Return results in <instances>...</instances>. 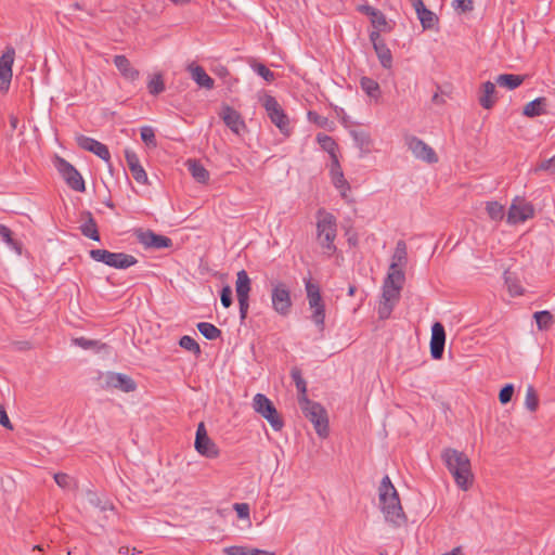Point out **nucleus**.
<instances>
[{"instance_id":"nucleus-1","label":"nucleus","mask_w":555,"mask_h":555,"mask_svg":"<svg viewBox=\"0 0 555 555\" xmlns=\"http://www.w3.org/2000/svg\"><path fill=\"white\" fill-rule=\"evenodd\" d=\"M378 498L386 521L400 527L406 521L399 493L388 475L384 476L378 487Z\"/></svg>"},{"instance_id":"nucleus-2","label":"nucleus","mask_w":555,"mask_h":555,"mask_svg":"<svg viewBox=\"0 0 555 555\" xmlns=\"http://www.w3.org/2000/svg\"><path fill=\"white\" fill-rule=\"evenodd\" d=\"M441 459L453 476L456 486L467 491L474 479L468 456L464 452L448 448L442 451Z\"/></svg>"},{"instance_id":"nucleus-3","label":"nucleus","mask_w":555,"mask_h":555,"mask_svg":"<svg viewBox=\"0 0 555 555\" xmlns=\"http://www.w3.org/2000/svg\"><path fill=\"white\" fill-rule=\"evenodd\" d=\"M317 235L322 248L328 256L336 251L334 241L336 238L337 223L333 214L320 208L317 212Z\"/></svg>"},{"instance_id":"nucleus-4","label":"nucleus","mask_w":555,"mask_h":555,"mask_svg":"<svg viewBox=\"0 0 555 555\" xmlns=\"http://www.w3.org/2000/svg\"><path fill=\"white\" fill-rule=\"evenodd\" d=\"M304 415L313 424L317 434L325 438L328 435V418L324 406L309 398L299 402Z\"/></svg>"},{"instance_id":"nucleus-5","label":"nucleus","mask_w":555,"mask_h":555,"mask_svg":"<svg viewBox=\"0 0 555 555\" xmlns=\"http://www.w3.org/2000/svg\"><path fill=\"white\" fill-rule=\"evenodd\" d=\"M99 383L102 389L118 390L121 392H133L137 389V383L129 375L117 372L100 373Z\"/></svg>"},{"instance_id":"nucleus-6","label":"nucleus","mask_w":555,"mask_h":555,"mask_svg":"<svg viewBox=\"0 0 555 555\" xmlns=\"http://www.w3.org/2000/svg\"><path fill=\"white\" fill-rule=\"evenodd\" d=\"M89 255L94 261L105 263L115 269H128L138 262V259L132 255L112 253L106 249H91Z\"/></svg>"},{"instance_id":"nucleus-7","label":"nucleus","mask_w":555,"mask_h":555,"mask_svg":"<svg viewBox=\"0 0 555 555\" xmlns=\"http://www.w3.org/2000/svg\"><path fill=\"white\" fill-rule=\"evenodd\" d=\"M272 309L281 317H287L293 307L289 287L282 281L271 282Z\"/></svg>"},{"instance_id":"nucleus-8","label":"nucleus","mask_w":555,"mask_h":555,"mask_svg":"<svg viewBox=\"0 0 555 555\" xmlns=\"http://www.w3.org/2000/svg\"><path fill=\"white\" fill-rule=\"evenodd\" d=\"M53 164L68 188L76 192L86 191V184L82 176L69 162L59 155H55Z\"/></svg>"},{"instance_id":"nucleus-9","label":"nucleus","mask_w":555,"mask_h":555,"mask_svg":"<svg viewBox=\"0 0 555 555\" xmlns=\"http://www.w3.org/2000/svg\"><path fill=\"white\" fill-rule=\"evenodd\" d=\"M254 410L266 418L274 430H281L284 422L273 402L263 393H257L253 399Z\"/></svg>"},{"instance_id":"nucleus-10","label":"nucleus","mask_w":555,"mask_h":555,"mask_svg":"<svg viewBox=\"0 0 555 555\" xmlns=\"http://www.w3.org/2000/svg\"><path fill=\"white\" fill-rule=\"evenodd\" d=\"M262 106L271 122L274 124L283 134H288L289 120L276 99L270 94H266L262 100Z\"/></svg>"},{"instance_id":"nucleus-11","label":"nucleus","mask_w":555,"mask_h":555,"mask_svg":"<svg viewBox=\"0 0 555 555\" xmlns=\"http://www.w3.org/2000/svg\"><path fill=\"white\" fill-rule=\"evenodd\" d=\"M534 217V207L525 198L515 197L508 208L506 221L509 224L525 222Z\"/></svg>"},{"instance_id":"nucleus-12","label":"nucleus","mask_w":555,"mask_h":555,"mask_svg":"<svg viewBox=\"0 0 555 555\" xmlns=\"http://www.w3.org/2000/svg\"><path fill=\"white\" fill-rule=\"evenodd\" d=\"M194 447L201 455L208 459H215L219 455V449L217 444L209 438L203 422L197 425Z\"/></svg>"},{"instance_id":"nucleus-13","label":"nucleus","mask_w":555,"mask_h":555,"mask_svg":"<svg viewBox=\"0 0 555 555\" xmlns=\"http://www.w3.org/2000/svg\"><path fill=\"white\" fill-rule=\"evenodd\" d=\"M406 145L412 154L423 162L428 164H436L438 162V155L431 146L425 143L417 137L411 135L405 139Z\"/></svg>"},{"instance_id":"nucleus-14","label":"nucleus","mask_w":555,"mask_h":555,"mask_svg":"<svg viewBox=\"0 0 555 555\" xmlns=\"http://www.w3.org/2000/svg\"><path fill=\"white\" fill-rule=\"evenodd\" d=\"M14 56V48L7 47L0 57V91L2 92H7L10 88Z\"/></svg>"},{"instance_id":"nucleus-15","label":"nucleus","mask_w":555,"mask_h":555,"mask_svg":"<svg viewBox=\"0 0 555 555\" xmlns=\"http://www.w3.org/2000/svg\"><path fill=\"white\" fill-rule=\"evenodd\" d=\"M76 143L81 150L93 153L94 155H96L106 163L109 162L111 153L108 151V147L105 144L99 142L98 140L83 134H78L76 137Z\"/></svg>"},{"instance_id":"nucleus-16","label":"nucleus","mask_w":555,"mask_h":555,"mask_svg":"<svg viewBox=\"0 0 555 555\" xmlns=\"http://www.w3.org/2000/svg\"><path fill=\"white\" fill-rule=\"evenodd\" d=\"M137 238L146 248L162 249L171 246V238L154 233L151 230H139Z\"/></svg>"},{"instance_id":"nucleus-17","label":"nucleus","mask_w":555,"mask_h":555,"mask_svg":"<svg viewBox=\"0 0 555 555\" xmlns=\"http://www.w3.org/2000/svg\"><path fill=\"white\" fill-rule=\"evenodd\" d=\"M446 345V331L440 322H435L431 326L430 356L435 360H440L443 356Z\"/></svg>"},{"instance_id":"nucleus-18","label":"nucleus","mask_w":555,"mask_h":555,"mask_svg":"<svg viewBox=\"0 0 555 555\" xmlns=\"http://www.w3.org/2000/svg\"><path fill=\"white\" fill-rule=\"evenodd\" d=\"M310 309H312L311 320L320 332L324 331L325 305L321 294L307 296Z\"/></svg>"},{"instance_id":"nucleus-19","label":"nucleus","mask_w":555,"mask_h":555,"mask_svg":"<svg viewBox=\"0 0 555 555\" xmlns=\"http://www.w3.org/2000/svg\"><path fill=\"white\" fill-rule=\"evenodd\" d=\"M220 117L225 126L236 134H240L241 130L246 128L245 121L241 114L229 105L222 106Z\"/></svg>"},{"instance_id":"nucleus-20","label":"nucleus","mask_w":555,"mask_h":555,"mask_svg":"<svg viewBox=\"0 0 555 555\" xmlns=\"http://www.w3.org/2000/svg\"><path fill=\"white\" fill-rule=\"evenodd\" d=\"M125 158L127 162V165L131 171V175L133 179L141 184H144L147 181V175L143 167L140 164V159L137 155V153L132 150L126 149L125 150Z\"/></svg>"},{"instance_id":"nucleus-21","label":"nucleus","mask_w":555,"mask_h":555,"mask_svg":"<svg viewBox=\"0 0 555 555\" xmlns=\"http://www.w3.org/2000/svg\"><path fill=\"white\" fill-rule=\"evenodd\" d=\"M330 173H331V179H332V183L334 184V186L336 189L340 190V195L343 197H346V193H347V191L350 190V185L344 177V172L341 170L338 158H335L334 160H332Z\"/></svg>"},{"instance_id":"nucleus-22","label":"nucleus","mask_w":555,"mask_h":555,"mask_svg":"<svg viewBox=\"0 0 555 555\" xmlns=\"http://www.w3.org/2000/svg\"><path fill=\"white\" fill-rule=\"evenodd\" d=\"M188 70L191 74V78L196 82L198 87L207 90L214 89V79L205 72L202 66L192 63L188 66Z\"/></svg>"},{"instance_id":"nucleus-23","label":"nucleus","mask_w":555,"mask_h":555,"mask_svg":"<svg viewBox=\"0 0 555 555\" xmlns=\"http://www.w3.org/2000/svg\"><path fill=\"white\" fill-rule=\"evenodd\" d=\"M113 63L125 79L130 81L139 79L140 72L131 65L125 55H115Z\"/></svg>"},{"instance_id":"nucleus-24","label":"nucleus","mask_w":555,"mask_h":555,"mask_svg":"<svg viewBox=\"0 0 555 555\" xmlns=\"http://www.w3.org/2000/svg\"><path fill=\"white\" fill-rule=\"evenodd\" d=\"M479 104L485 109H490L495 104L498 98H496V89L495 83L491 81H486L481 86V91L479 95Z\"/></svg>"},{"instance_id":"nucleus-25","label":"nucleus","mask_w":555,"mask_h":555,"mask_svg":"<svg viewBox=\"0 0 555 555\" xmlns=\"http://www.w3.org/2000/svg\"><path fill=\"white\" fill-rule=\"evenodd\" d=\"M185 166L196 182L207 183L209 181L210 175L199 160L188 159Z\"/></svg>"},{"instance_id":"nucleus-26","label":"nucleus","mask_w":555,"mask_h":555,"mask_svg":"<svg viewBox=\"0 0 555 555\" xmlns=\"http://www.w3.org/2000/svg\"><path fill=\"white\" fill-rule=\"evenodd\" d=\"M82 216L86 218L85 222L79 227L81 234L88 238L99 242L100 233L98 224L90 211H85Z\"/></svg>"},{"instance_id":"nucleus-27","label":"nucleus","mask_w":555,"mask_h":555,"mask_svg":"<svg viewBox=\"0 0 555 555\" xmlns=\"http://www.w3.org/2000/svg\"><path fill=\"white\" fill-rule=\"evenodd\" d=\"M350 135L352 137L354 144L362 153H370L372 150L373 141L369 132L364 130H350Z\"/></svg>"},{"instance_id":"nucleus-28","label":"nucleus","mask_w":555,"mask_h":555,"mask_svg":"<svg viewBox=\"0 0 555 555\" xmlns=\"http://www.w3.org/2000/svg\"><path fill=\"white\" fill-rule=\"evenodd\" d=\"M408 263V250L404 241L400 240L397 242L395 253L391 258L390 269L401 268L403 269Z\"/></svg>"},{"instance_id":"nucleus-29","label":"nucleus","mask_w":555,"mask_h":555,"mask_svg":"<svg viewBox=\"0 0 555 555\" xmlns=\"http://www.w3.org/2000/svg\"><path fill=\"white\" fill-rule=\"evenodd\" d=\"M251 289V280L248 276V273L242 269L236 274L235 282V292L236 297H249V293Z\"/></svg>"},{"instance_id":"nucleus-30","label":"nucleus","mask_w":555,"mask_h":555,"mask_svg":"<svg viewBox=\"0 0 555 555\" xmlns=\"http://www.w3.org/2000/svg\"><path fill=\"white\" fill-rule=\"evenodd\" d=\"M547 100L545 98H537L527 103L524 107L522 114L527 117H538L545 113Z\"/></svg>"},{"instance_id":"nucleus-31","label":"nucleus","mask_w":555,"mask_h":555,"mask_svg":"<svg viewBox=\"0 0 555 555\" xmlns=\"http://www.w3.org/2000/svg\"><path fill=\"white\" fill-rule=\"evenodd\" d=\"M524 76L514 74H501L495 78V83L508 90H514L524 81Z\"/></svg>"},{"instance_id":"nucleus-32","label":"nucleus","mask_w":555,"mask_h":555,"mask_svg":"<svg viewBox=\"0 0 555 555\" xmlns=\"http://www.w3.org/2000/svg\"><path fill=\"white\" fill-rule=\"evenodd\" d=\"M374 51L379 60L380 65L386 69L391 68L392 54L386 42L378 43L376 47H374Z\"/></svg>"},{"instance_id":"nucleus-33","label":"nucleus","mask_w":555,"mask_h":555,"mask_svg":"<svg viewBox=\"0 0 555 555\" xmlns=\"http://www.w3.org/2000/svg\"><path fill=\"white\" fill-rule=\"evenodd\" d=\"M198 332L208 340L221 338L222 332L216 325L209 322H199L196 325Z\"/></svg>"},{"instance_id":"nucleus-34","label":"nucleus","mask_w":555,"mask_h":555,"mask_svg":"<svg viewBox=\"0 0 555 555\" xmlns=\"http://www.w3.org/2000/svg\"><path fill=\"white\" fill-rule=\"evenodd\" d=\"M317 141L320 144V146L330 154L332 160L338 158L336 154L338 146L332 137L324 133H319L317 135Z\"/></svg>"},{"instance_id":"nucleus-35","label":"nucleus","mask_w":555,"mask_h":555,"mask_svg":"<svg viewBox=\"0 0 555 555\" xmlns=\"http://www.w3.org/2000/svg\"><path fill=\"white\" fill-rule=\"evenodd\" d=\"M291 377L294 380L297 391H298V402L302 401L304 398H308L307 397V383L301 375L300 369H298L297 366L293 367L291 371Z\"/></svg>"},{"instance_id":"nucleus-36","label":"nucleus","mask_w":555,"mask_h":555,"mask_svg":"<svg viewBox=\"0 0 555 555\" xmlns=\"http://www.w3.org/2000/svg\"><path fill=\"white\" fill-rule=\"evenodd\" d=\"M0 237L5 242L16 254H22V243L13 237V232L4 224H0Z\"/></svg>"},{"instance_id":"nucleus-37","label":"nucleus","mask_w":555,"mask_h":555,"mask_svg":"<svg viewBox=\"0 0 555 555\" xmlns=\"http://www.w3.org/2000/svg\"><path fill=\"white\" fill-rule=\"evenodd\" d=\"M362 90L373 99H378L380 95V88L376 80L370 77H362L360 80Z\"/></svg>"},{"instance_id":"nucleus-38","label":"nucleus","mask_w":555,"mask_h":555,"mask_svg":"<svg viewBox=\"0 0 555 555\" xmlns=\"http://www.w3.org/2000/svg\"><path fill=\"white\" fill-rule=\"evenodd\" d=\"M417 17L424 29H433L438 22L437 15L426 7L417 11Z\"/></svg>"},{"instance_id":"nucleus-39","label":"nucleus","mask_w":555,"mask_h":555,"mask_svg":"<svg viewBox=\"0 0 555 555\" xmlns=\"http://www.w3.org/2000/svg\"><path fill=\"white\" fill-rule=\"evenodd\" d=\"M533 318H534L537 326L540 331L548 330L554 323V317L547 310L534 312Z\"/></svg>"},{"instance_id":"nucleus-40","label":"nucleus","mask_w":555,"mask_h":555,"mask_svg":"<svg viewBox=\"0 0 555 555\" xmlns=\"http://www.w3.org/2000/svg\"><path fill=\"white\" fill-rule=\"evenodd\" d=\"M405 280L404 271L401 268H393L388 271V274L385 279L386 284H390L392 286H398L400 289H402L403 283Z\"/></svg>"},{"instance_id":"nucleus-41","label":"nucleus","mask_w":555,"mask_h":555,"mask_svg":"<svg viewBox=\"0 0 555 555\" xmlns=\"http://www.w3.org/2000/svg\"><path fill=\"white\" fill-rule=\"evenodd\" d=\"M179 346L192 352L195 357H198L202 353L198 343L189 335H184L179 339Z\"/></svg>"},{"instance_id":"nucleus-42","label":"nucleus","mask_w":555,"mask_h":555,"mask_svg":"<svg viewBox=\"0 0 555 555\" xmlns=\"http://www.w3.org/2000/svg\"><path fill=\"white\" fill-rule=\"evenodd\" d=\"M251 69L262 77L267 82H272L275 79V74L269 69L264 64L257 61L250 63Z\"/></svg>"},{"instance_id":"nucleus-43","label":"nucleus","mask_w":555,"mask_h":555,"mask_svg":"<svg viewBox=\"0 0 555 555\" xmlns=\"http://www.w3.org/2000/svg\"><path fill=\"white\" fill-rule=\"evenodd\" d=\"M525 405L530 412H535L539 406V397L532 385L527 387Z\"/></svg>"},{"instance_id":"nucleus-44","label":"nucleus","mask_w":555,"mask_h":555,"mask_svg":"<svg viewBox=\"0 0 555 555\" xmlns=\"http://www.w3.org/2000/svg\"><path fill=\"white\" fill-rule=\"evenodd\" d=\"M400 292L401 289L398 286H392L384 282L382 299L386 301L398 302L400 299Z\"/></svg>"},{"instance_id":"nucleus-45","label":"nucleus","mask_w":555,"mask_h":555,"mask_svg":"<svg viewBox=\"0 0 555 555\" xmlns=\"http://www.w3.org/2000/svg\"><path fill=\"white\" fill-rule=\"evenodd\" d=\"M147 89L152 95L162 93L165 90L163 76L160 74L153 75L147 83Z\"/></svg>"},{"instance_id":"nucleus-46","label":"nucleus","mask_w":555,"mask_h":555,"mask_svg":"<svg viewBox=\"0 0 555 555\" xmlns=\"http://www.w3.org/2000/svg\"><path fill=\"white\" fill-rule=\"evenodd\" d=\"M486 210L489 217L494 221H500L504 218V206L498 202H488Z\"/></svg>"},{"instance_id":"nucleus-47","label":"nucleus","mask_w":555,"mask_h":555,"mask_svg":"<svg viewBox=\"0 0 555 555\" xmlns=\"http://www.w3.org/2000/svg\"><path fill=\"white\" fill-rule=\"evenodd\" d=\"M371 22L375 29L383 31H389L391 29L389 23L386 20V16L379 10L376 12L375 16L371 17Z\"/></svg>"},{"instance_id":"nucleus-48","label":"nucleus","mask_w":555,"mask_h":555,"mask_svg":"<svg viewBox=\"0 0 555 555\" xmlns=\"http://www.w3.org/2000/svg\"><path fill=\"white\" fill-rule=\"evenodd\" d=\"M397 302L380 300L377 309L378 318L386 320L390 317Z\"/></svg>"},{"instance_id":"nucleus-49","label":"nucleus","mask_w":555,"mask_h":555,"mask_svg":"<svg viewBox=\"0 0 555 555\" xmlns=\"http://www.w3.org/2000/svg\"><path fill=\"white\" fill-rule=\"evenodd\" d=\"M141 139L147 146H156L155 132L152 127L145 126L141 128Z\"/></svg>"},{"instance_id":"nucleus-50","label":"nucleus","mask_w":555,"mask_h":555,"mask_svg":"<svg viewBox=\"0 0 555 555\" xmlns=\"http://www.w3.org/2000/svg\"><path fill=\"white\" fill-rule=\"evenodd\" d=\"M514 385L513 384H506L504 385L500 392H499V400L502 404H507L511 402L513 395H514Z\"/></svg>"},{"instance_id":"nucleus-51","label":"nucleus","mask_w":555,"mask_h":555,"mask_svg":"<svg viewBox=\"0 0 555 555\" xmlns=\"http://www.w3.org/2000/svg\"><path fill=\"white\" fill-rule=\"evenodd\" d=\"M220 300H221V305L224 308L231 307V305L233 302V298H232V288L230 285H225L222 287V289L220 292Z\"/></svg>"},{"instance_id":"nucleus-52","label":"nucleus","mask_w":555,"mask_h":555,"mask_svg":"<svg viewBox=\"0 0 555 555\" xmlns=\"http://www.w3.org/2000/svg\"><path fill=\"white\" fill-rule=\"evenodd\" d=\"M73 343H74V345H76L85 350L92 349L99 345L98 340L89 339L86 337H76L73 339Z\"/></svg>"},{"instance_id":"nucleus-53","label":"nucleus","mask_w":555,"mask_h":555,"mask_svg":"<svg viewBox=\"0 0 555 555\" xmlns=\"http://www.w3.org/2000/svg\"><path fill=\"white\" fill-rule=\"evenodd\" d=\"M227 555H249L250 547L241 546V545H232L228 546L223 550Z\"/></svg>"},{"instance_id":"nucleus-54","label":"nucleus","mask_w":555,"mask_h":555,"mask_svg":"<svg viewBox=\"0 0 555 555\" xmlns=\"http://www.w3.org/2000/svg\"><path fill=\"white\" fill-rule=\"evenodd\" d=\"M238 308H240V319L241 322L247 318L248 309H249V297H237Z\"/></svg>"},{"instance_id":"nucleus-55","label":"nucleus","mask_w":555,"mask_h":555,"mask_svg":"<svg viewBox=\"0 0 555 555\" xmlns=\"http://www.w3.org/2000/svg\"><path fill=\"white\" fill-rule=\"evenodd\" d=\"M453 7L462 12H470L474 10L473 0H453Z\"/></svg>"},{"instance_id":"nucleus-56","label":"nucleus","mask_w":555,"mask_h":555,"mask_svg":"<svg viewBox=\"0 0 555 555\" xmlns=\"http://www.w3.org/2000/svg\"><path fill=\"white\" fill-rule=\"evenodd\" d=\"M87 496H88L89 503L94 505L95 507H99L101 511H106L109 507L108 503L107 502L102 503V501L99 499V496L94 492H88Z\"/></svg>"},{"instance_id":"nucleus-57","label":"nucleus","mask_w":555,"mask_h":555,"mask_svg":"<svg viewBox=\"0 0 555 555\" xmlns=\"http://www.w3.org/2000/svg\"><path fill=\"white\" fill-rule=\"evenodd\" d=\"M233 507L238 518L246 519L249 517L250 509L247 503H235Z\"/></svg>"},{"instance_id":"nucleus-58","label":"nucleus","mask_w":555,"mask_h":555,"mask_svg":"<svg viewBox=\"0 0 555 555\" xmlns=\"http://www.w3.org/2000/svg\"><path fill=\"white\" fill-rule=\"evenodd\" d=\"M538 170H544V171H551L553 173H555V156L548 158V159H544L542 160L538 168Z\"/></svg>"},{"instance_id":"nucleus-59","label":"nucleus","mask_w":555,"mask_h":555,"mask_svg":"<svg viewBox=\"0 0 555 555\" xmlns=\"http://www.w3.org/2000/svg\"><path fill=\"white\" fill-rule=\"evenodd\" d=\"M54 480L61 488H68L70 485V477L65 473L54 474Z\"/></svg>"},{"instance_id":"nucleus-60","label":"nucleus","mask_w":555,"mask_h":555,"mask_svg":"<svg viewBox=\"0 0 555 555\" xmlns=\"http://www.w3.org/2000/svg\"><path fill=\"white\" fill-rule=\"evenodd\" d=\"M305 288H306L307 296H311L314 294H321L319 284L312 282L310 279L305 280Z\"/></svg>"},{"instance_id":"nucleus-61","label":"nucleus","mask_w":555,"mask_h":555,"mask_svg":"<svg viewBox=\"0 0 555 555\" xmlns=\"http://www.w3.org/2000/svg\"><path fill=\"white\" fill-rule=\"evenodd\" d=\"M0 424L7 429H10V430L13 429V425L7 414V411L4 410L3 405H1V404H0Z\"/></svg>"},{"instance_id":"nucleus-62","label":"nucleus","mask_w":555,"mask_h":555,"mask_svg":"<svg viewBox=\"0 0 555 555\" xmlns=\"http://www.w3.org/2000/svg\"><path fill=\"white\" fill-rule=\"evenodd\" d=\"M380 31L382 30L375 29L370 33V41L372 42L373 48L376 47L378 43L385 42V40L380 36Z\"/></svg>"},{"instance_id":"nucleus-63","label":"nucleus","mask_w":555,"mask_h":555,"mask_svg":"<svg viewBox=\"0 0 555 555\" xmlns=\"http://www.w3.org/2000/svg\"><path fill=\"white\" fill-rule=\"evenodd\" d=\"M214 72H215L216 75H218L221 78H224V77L230 75L229 69L225 66H223V65L216 66Z\"/></svg>"},{"instance_id":"nucleus-64","label":"nucleus","mask_w":555,"mask_h":555,"mask_svg":"<svg viewBox=\"0 0 555 555\" xmlns=\"http://www.w3.org/2000/svg\"><path fill=\"white\" fill-rule=\"evenodd\" d=\"M249 555H274L273 552L250 547Z\"/></svg>"}]
</instances>
